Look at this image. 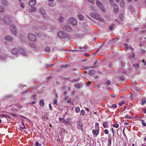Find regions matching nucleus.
Here are the masks:
<instances>
[{
	"mask_svg": "<svg viewBox=\"0 0 146 146\" xmlns=\"http://www.w3.org/2000/svg\"><path fill=\"white\" fill-rule=\"evenodd\" d=\"M58 36L61 39H70L71 38L69 34L62 31H59L58 33Z\"/></svg>",
	"mask_w": 146,
	"mask_h": 146,
	"instance_id": "f257e3e1",
	"label": "nucleus"
},
{
	"mask_svg": "<svg viewBox=\"0 0 146 146\" xmlns=\"http://www.w3.org/2000/svg\"><path fill=\"white\" fill-rule=\"evenodd\" d=\"M89 15L93 18L99 20L101 22H103L104 21L103 19L98 13L91 12L90 13Z\"/></svg>",
	"mask_w": 146,
	"mask_h": 146,
	"instance_id": "f03ea898",
	"label": "nucleus"
},
{
	"mask_svg": "<svg viewBox=\"0 0 146 146\" xmlns=\"http://www.w3.org/2000/svg\"><path fill=\"white\" fill-rule=\"evenodd\" d=\"M3 20L4 22L7 24L9 25L11 23V19L9 16H5L3 18Z\"/></svg>",
	"mask_w": 146,
	"mask_h": 146,
	"instance_id": "7ed1b4c3",
	"label": "nucleus"
},
{
	"mask_svg": "<svg viewBox=\"0 0 146 146\" xmlns=\"http://www.w3.org/2000/svg\"><path fill=\"white\" fill-rule=\"evenodd\" d=\"M11 32L13 34L15 35L17 32V29L15 25H12L9 27Z\"/></svg>",
	"mask_w": 146,
	"mask_h": 146,
	"instance_id": "20e7f679",
	"label": "nucleus"
},
{
	"mask_svg": "<svg viewBox=\"0 0 146 146\" xmlns=\"http://www.w3.org/2000/svg\"><path fill=\"white\" fill-rule=\"evenodd\" d=\"M96 4L99 8L102 11H104L103 5L99 0H96Z\"/></svg>",
	"mask_w": 146,
	"mask_h": 146,
	"instance_id": "39448f33",
	"label": "nucleus"
},
{
	"mask_svg": "<svg viewBox=\"0 0 146 146\" xmlns=\"http://www.w3.org/2000/svg\"><path fill=\"white\" fill-rule=\"evenodd\" d=\"M77 127L79 130H83V127L82 123L80 121H78L76 123Z\"/></svg>",
	"mask_w": 146,
	"mask_h": 146,
	"instance_id": "423d86ee",
	"label": "nucleus"
},
{
	"mask_svg": "<svg viewBox=\"0 0 146 146\" xmlns=\"http://www.w3.org/2000/svg\"><path fill=\"white\" fill-rule=\"evenodd\" d=\"M28 38L32 41H34L36 40V37L33 34L31 33L28 35Z\"/></svg>",
	"mask_w": 146,
	"mask_h": 146,
	"instance_id": "0eeeda50",
	"label": "nucleus"
},
{
	"mask_svg": "<svg viewBox=\"0 0 146 146\" xmlns=\"http://www.w3.org/2000/svg\"><path fill=\"white\" fill-rule=\"evenodd\" d=\"M68 22L73 25H75L76 24V19L73 17L70 18L68 20Z\"/></svg>",
	"mask_w": 146,
	"mask_h": 146,
	"instance_id": "6e6552de",
	"label": "nucleus"
},
{
	"mask_svg": "<svg viewBox=\"0 0 146 146\" xmlns=\"http://www.w3.org/2000/svg\"><path fill=\"white\" fill-rule=\"evenodd\" d=\"M71 120L70 118H69L67 119H64L62 121V123L66 125H68Z\"/></svg>",
	"mask_w": 146,
	"mask_h": 146,
	"instance_id": "1a4fd4ad",
	"label": "nucleus"
},
{
	"mask_svg": "<svg viewBox=\"0 0 146 146\" xmlns=\"http://www.w3.org/2000/svg\"><path fill=\"white\" fill-rule=\"evenodd\" d=\"M11 53L13 54H16L19 52L18 50L16 48H14L11 50Z\"/></svg>",
	"mask_w": 146,
	"mask_h": 146,
	"instance_id": "9d476101",
	"label": "nucleus"
},
{
	"mask_svg": "<svg viewBox=\"0 0 146 146\" xmlns=\"http://www.w3.org/2000/svg\"><path fill=\"white\" fill-rule=\"evenodd\" d=\"M39 11L40 13L42 15L43 17H45L46 13L44 9L43 8H41L39 9Z\"/></svg>",
	"mask_w": 146,
	"mask_h": 146,
	"instance_id": "9b49d317",
	"label": "nucleus"
},
{
	"mask_svg": "<svg viewBox=\"0 0 146 146\" xmlns=\"http://www.w3.org/2000/svg\"><path fill=\"white\" fill-rule=\"evenodd\" d=\"M19 50L20 52H21L22 55L23 56H27L25 50L23 48H20Z\"/></svg>",
	"mask_w": 146,
	"mask_h": 146,
	"instance_id": "f8f14e48",
	"label": "nucleus"
},
{
	"mask_svg": "<svg viewBox=\"0 0 146 146\" xmlns=\"http://www.w3.org/2000/svg\"><path fill=\"white\" fill-rule=\"evenodd\" d=\"M36 0H30L29 2V4L30 5L33 6L36 3Z\"/></svg>",
	"mask_w": 146,
	"mask_h": 146,
	"instance_id": "ddd939ff",
	"label": "nucleus"
},
{
	"mask_svg": "<svg viewBox=\"0 0 146 146\" xmlns=\"http://www.w3.org/2000/svg\"><path fill=\"white\" fill-rule=\"evenodd\" d=\"M5 39L8 41H11L12 40L13 38L11 36L7 35L5 37Z\"/></svg>",
	"mask_w": 146,
	"mask_h": 146,
	"instance_id": "4468645a",
	"label": "nucleus"
},
{
	"mask_svg": "<svg viewBox=\"0 0 146 146\" xmlns=\"http://www.w3.org/2000/svg\"><path fill=\"white\" fill-rule=\"evenodd\" d=\"M113 9L114 12L115 13H117L118 10V5L116 4H115L114 6Z\"/></svg>",
	"mask_w": 146,
	"mask_h": 146,
	"instance_id": "2eb2a0df",
	"label": "nucleus"
},
{
	"mask_svg": "<svg viewBox=\"0 0 146 146\" xmlns=\"http://www.w3.org/2000/svg\"><path fill=\"white\" fill-rule=\"evenodd\" d=\"M2 3L4 5L7 6L9 2L7 0H1Z\"/></svg>",
	"mask_w": 146,
	"mask_h": 146,
	"instance_id": "dca6fc26",
	"label": "nucleus"
},
{
	"mask_svg": "<svg viewBox=\"0 0 146 146\" xmlns=\"http://www.w3.org/2000/svg\"><path fill=\"white\" fill-rule=\"evenodd\" d=\"M92 133L93 134L97 135L99 133V129H97L96 130L94 129H93L92 131Z\"/></svg>",
	"mask_w": 146,
	"mask_h": 146,
	"instance_id": "f3484780",
	"label": "nucleus"
},
{
	"mask_svg": "<svg viewBox=\"0 0 146 146\" xmlns=\"http://www.w3.org/2000/svg\"><path fill=\"white\" fill-rule=\"evenodd\" d=\"M66 30L69 32L72 31V28L68 25H66Z\"/></svg>",
	"mask_w": 146,
	"mask_h": 146,
	"instance_id": "a211bd4d",
	"label": "nucleus"
},
{
	"mask_svg": "<svg viewBox=\"0 0 146 146\" xmlns=\"http://www.w3.org/2000/svg\"><path fill=\"white\" fill-rule=\"evenodd\" d=\"M78 49L80 50H76V51H82L84 50L87 48V47L85 46H84L82 47L81 46H79L78 47Z\"/></svg>",
	"mask_w": 146,
	"mask_h": 146,
	"instance_id": "6ab92c4d",
	"label": "nucleus"
},
{
	"mask_svg": "<svg viewBox=\"0 0 146 146\" xmlns=\"http://www.w3.org/2000/svg\"><path fill=\"white\" fill-rule=\"evenodd\" d=\"M39 105L41 106H44V100H40L39 102Z\"/></svg>",
	"mask_w": 146,
	"mask_h": 146,
	"instance_id": "aec40b11",
	"label": "nucleus"
},
{
	"mask_svg": "<svg viewBox=\"0 0 146 146\" xmlns=\"http://www.w3.org/2000/svg\"><path fill=\"white\" fill-rule=\"evenodd\" d=\"M64 20V18L61 16H60L58 18V20L60 22H63Z\"/></svg>",
	"mask_w": 146,
	"mask_h": 146,
	"instance_id": "412c9836",
	"label": "nucleus"
},
{
	"mask_svg": "<svg viewBox=\"0 0 146 146\" xmlns=\"http://www.w3.org/2000/svg\"><path fill=\"white\" fill-rule=\"evenodd\" d=\"M95 72L96 71L95 70H92L89 72L88 74L90 75H91L92 74L95 73Z\"/></svg>",
	"mask_w": 146,
	"mask_h": 146,
	"instance_id": "4be33fe9",
	"label": "nucleus"
},
{
	"mask_svg": "<svg viewBox=\"0 0 146 146\" xmlns=\"http://www.w3.org/2000/svg\"><path fill=\"white\" fill-rule=\"evenodd\" d=\"M36 9V8L35 7H32L31 9H29V12L32 13L35 11Z\"/></svg>",
	"mask_w": 146,
	"mask_h": 146,
	"instance_id": "5701e85b",
	"label": "nucleus"
},
{
	"mask_svg": "<svg viewBox=\"0 0 146 146\" xmlns=\"http://www.w3.org/2000/svg\"><path fill=\"white\" fill-rule=\"evenodd\" d=\"M124 48L126 49H129V48H130L131 50L132 49V47H130L128 46V45L125 43L124 44Z\"/></svg>",
	"mask_w": 146,
	"mask_h": 146,
	"instance_id": "b1692460",
	"label": "nucleus"
},
{
	"mask_svg": "<svg viewBox=\"0 0 146 146\" xmlns=\"http://www.w3.org/2000/svg\"><path fill=\"white\" fill-rule=\"evenodd\" d=\"M78 18L80 20H82L84 19V17L82 15H78Z\"/></svg>",
	"mask_w": 146,
	"mask_h": 146,
	"instance_id": "393cba45",
	"label": "nucleus"
},
{
	"mask_svg": "<svg viewBox=\"0 0 146 146\" xmlns=\"http://www.w3.org/2000/svg\"><path fill=\"white\" fill-rule=\"evenodd\" d=\"M115 42L114 39L112 38L111 40H109L108 42V44H111L112 43H113Z\"/></svg>",
	"mask_w": 146,
	"mask_h": 146,
	"instance_id": "a878e982",
	"label": "nucleus"
},
{
	"mask_svg": "<svg viewBox=\"0 0 146 146\" xmlns=\"http://www.w3.org/2000/svg\"><path fill=\"white\" fill-rule=\"evenodd\" d=\"M5 10V8L2 5H0V12H2Z\"/></svg>",
	"mask_w": 146,
	"mask_h": 146,
	"instance_id": "bb28decb",
	"label": "nucleus"
},
{
	"mask_svg": "<svg viewBox=\"0 0 146 146\" xmlns=\"http://www.w3.org/2000/svg\"><path fill=\"white\" fill-rule=\"evenodd\" d=\"M109 107L110 108H115L117 107V105L115 104H113L111 106H109Z\"/></svg>",
	"mask_w": 146,
	"mask_h": 146,
	"instance_id": "cd10ccee",
	"label": "nucleus"
},
{
	"mask_svg": "<svg viewBox=\"0 0 146 146\" xmlns=\"http://www.w3.org/2000/svg\"><path fill=\"white\" fill-rule=\"evenodd\" d=\"M108 124V123L107 122H104L103 123V126L105 128H106L107 127V126Z\"/></svg>",
	"mask_w": 146,
	"mask_h": 146,
	"instance_id": "c85d7f7f",
	"label": "nucleus"
},
{
	"mask_svg": "<svg viewBox=\"0 0 146 146\" xmlns=\"http://www.w3.org/2000/svg\"><path fill=\"white\" fill-rule=\"evenodd\" d=\"M0 116L2 117H8L9 118L10 117L9 116L7 115H5L4 114H1L0 115Z\"/></svg>",
	"mask_w": 146,
	"mask_h": 146,
	"instance_id": "c756f323",
	"label": "nucleus"
},
{
	"mask_svg": "<svg viewBox=\"0 0 146 146\" xmlns=\"http://www.w3.org/2000/svg\"><path fill=\"white\" fill-rule=\"evenodd\" d=\"M75 86L76 88L78 89L80 88V85L78 83L75 84Z\"/></svg>",
	"mask_w": 146,
	"mask_h": 146,
	"instance_id": "7c9ffc66",
	"label": "nucleus"
},
{
	"mask_svg": "<svg viewBox=\"0 0 146 146\" xmlns=\"http://www.w3.org/2000/svg\"><path fill=\"white\" fill-rule=\"evenodd\" d=\"M75 110L76 113H78L80 112V108L79 107H77L76 108Z\"/></svg>",
	"mask_w": 146,
	"mask_h": 146,
	"instance_id": "2f4dec72",
	"label": "nucleus"
},
{
	"mask_svg": "<svg viewBox=\"0 0 146 146\" xmlns=\"http://www.w3.org/2000/svg\"><path fill=\"white\" fill-rule=\"evenodd\" d=\"M133 66L134 67H135L136 69H137L139 67V64H133Z\"/></svg>",
	"mask_w": 146,
	"mask_h": 146,
	"instance_id": "473e14b6",
	"label": "nucleus"
},
{
	"mask_svg": "<svg viewBox=\"0 0 146 146\" xmlns=\"http://www.w3.org/2000/svg\"><path fill=\"white\" fill-rule=\"evenodd\" d=\"M119 18L120 19L121 21L123 20V14L122 13L120 15L119 17Z\"/></svg>",
	"mask_w": 146,
	"mask_h": 146,
	"instance_id": "72a5a7b5",
	"label": "nucleus"
},
{
	"mask_svg": "<svg viewBox=\"0 0 146 146\" xmlns=\"http://www.w3.org/2000/svg\"><path fill=\"white\" fill-rule=\"evenodd\" d=\"M141 123L144 126H146V123L145 122V121L143 119H141Z\"/></svg>",
	"mask_w": 146,
	"mask_h": 146,
	"instance_id": "f704fd0d",
	"label": "nucleus"
},
{
	"mask_svg": "<svg viewBox=\"0 0 146 146\" xmlns=\"http://www.w3.org/2000/svg\"><path fill=\"white\" fill-rule=\"evenodd\" d=\"M142 103L143 105L146 102V98H143L141 100Z\"/></svg>",
	"mask_w": 146,
	"mask_h": 146,
	"instance_id": "c9c22d12",
	"label": "nucleus"
},
{
	"mask_svg": "<svg viewBox=\"0 0 146 146\" xmlns=\"http://www.w3.org/2000/svg\"><path fill=\"white\" fill-rule=\"evenodd\" d=\"M85 112L84 110H81L80 112V114L81 115H84L85 114Z\"/></svg>",
	"mask_w": 146,
	"mask_h": 146,
	"instance_id": "e433bc0d",
	"label": "nucleus"
},
{
	"mask_svg": "<svg viewBox=\"0 0 146 146\" xmlns=\"http://www.w3.org/2000/svg\"><path fill=\"white\" fill-rule=\"evenodd\" d=\"M114 25V24H112L111 25H110L109 27V29L111 30H113V26Z\"/></svg>",
	"mask_w": 146,
	"mask_h": 146,
	"instance_id": "4c0bfd02",
	"label": "nucleus"
},
{
	"mask_svg": "<svg viewBox=\"0 0 146 146\" xmlns=\"http://www.w3.org/2000/svg\"><path fill=\"white\" fill-rule=\"evenodd\" d=\"M111 139L110 138L108 140V146H110L111 145Z\"/></svg>",
	"mask_w": 146,
	"mask_h": 146,
	"instance_id": "58836bf2",
	"label": "nucleus"
},
{
	"mask_svg": "<svg viewBox=\"0 0 146 146\" xmlns=\"http://www.w3.org/2000/svg\"><path fill=\"white\" fill-rule=\"evenodd\" d=\"M125 2L123 1H122L120 3V5L122 7H123L124 6Z\"/></svg>",
	"mask_w": 146,
	"mask_h": 146,
	"instance_id": "ea45409f",
	"label": "nucleus"
},
{
	"mask_svg": "<svg viewBox=\"0 0 146 146\" xmlns=\"http://www.w3.org/2000/svg\"><path fill=\"white\" fill-rule=\"evenodd\" d=\"M99 124L98 123H96L95 124V128H96V129H99Z\"/></svg>",
	"mask_w": 146,
	"mask_h": 146,
	"instance_id": "a19ab883",
	"label": "nucleus"
},
{
	"mask_svg": "<svg viewBox=\"0 0 146 146\" xmlns=\"http://www.w3.org/2000/svg\"><path fill=\"white\" fill-rule=\"evenodd\" d=\"M45 50L46 52H49L50 50V49L49 47H47L45 48Z\"/></svg>",
	"mask_w": 146,
	"mask_h": 146,
	"instance_id": "79ce46f5",
	"label": "nucleus"
},
{
	"mask_svg": "<svg viewBox=\"0 0 146 146\" xmlns=\"http://www.w3.org/2000/svg\"><path fill=\"white\" fill-rule=\"evenodd\" d=\"M95 68V66H88L86 67V68L87 69H89V68Z\"/></svg>",
	"mask_w": 146,
	"mask_h": 146,
	"instance_id": "37998d69",
	"label": "nucleus"
},
{
	"mask_svg": "<svg viewBox=\"0 0 146 146\" xmlns=\"http://www.w3.org/2000/svg\"><path fill=\"white\" fill-rule=\"evenodd\" d=\"M113 127H115L117 128H118L119 127V125L118 124H113Z\"/></svg>",
	"mask_w": 146,
	"mask_h": 146,
	"instance_id": "c03bdc74",
	"label": "nucleus"
},
{
	"mask_svg": "<svg viewBox=\"0 0 146 146\" xmlns=\"http://www.w3.org/2000/svg\"><path fill=\"white\" fill-rule=\"evenodd\" d=\"M35 146H41V144L39 143L38 141H36L35 143Z\"/></svg>",
	"mask_w": 146,
	"mask_h": 146,
	"instance_id": "a18cd8bd",
	"label": "nucleus"
},
{
	"mask_svg": "<svg viewBox=\"0 0 146 146\" xmlns=\"http://www.w3.org/2000/svg\"><path fill=\"white\" fill-rule=\"evenodd\" d=\"M129 57L131 58H134L135 56L133 52H132V55L131 56H129Z\"/></svg>",
	"mask_w": 146,
	"mask_h": 146,
	"instance_id": "49530a36",
	"label": "nucleus"
},
{
	"mask_svg": "<svg viewBox=\"0 0 146 146\" xmlns=\"http://www.w3.org/2000/svg\"><path fill=\"white\" fill-rule=\"evenodd\" d=\"M42 117L43 119H48V118L47 117H46V116L45 115H43L42 116Z\"/></svg>",
	"mask_w": 146,
	"mask_h": 146,
	"instance_id": "de8ad7c7",
	"label": "nucleus"
},
{
	"mask_svg": "<svg viewBox=\"0 0 146 146\" xmlns=\"http://www.w3.org/2000/svg\"><path fill=\"white\" fill-rule=\"evenodd\" d=\"M49 5L51 7H54V6L55 4L52 3L51 2L49 3Z\"/></svg>",
	"mask_w": 146,
	"mask_h": 146,
	"instance_id": "09e8293b",
	"label": "nucleus"
},
{
	"mask_svg": "<svg viewBox=\"0 0 146 146\" xmlns=\"http://www.w3.org/2000/svg\"><path fill=\"white\" fill-rule=\"evenodd\" d=\"M111 83V81L109 80H108L107 82H106V84L109 85Z\"/></svg>",
	"mask_w": 146,
	"mask_h": 146,
	"instance_id": "8fccbe9b",
	"label": "nucleus"
},
{
	"mask_svg": "<svg viewBox=\"0 0 146 146\" xmlns=\"http://www.w3.org/2000/svg\"><path fill=\"white\" fill-rule=\"evenodd\" d=\"M125 102H122L118 103V105L119 106H121L123 104L125 103Z\"/></svg>",
	"mask_w": 146,
	"mask_h": 146,
	"instance_id": "3c124183",
	"label": "nucleus"
},
{
	"mask_svg": "<svg viewBox=\"0 0 146 146\" xmlns=\"http://www.w3.org/2000/svg\"><path fill=\"white\" fill-rule=\"evenodd\" d=\"M104 132L105 134H108L109 133V131L107 129H105Z\"/></svg>",
	"mask_w": 146,
	"mask_h": 146,
	"instance_id": "603ef678",
	"label": "nucleus"
},
{
	"mask_svg": "<svg viewBox=\"0 0 146 146\" xmlns=\"http://www.w3.org/2000/svg\"><path fill=\"white\" fill-rule=\"evenodd\" d=\"M49 109L51 110H52V107L51 104H49Z\"/></svg>",
	"mask_w": 146,
	"mask_h": 146,
	"instance_id": "864d4df0",
	"label": "nucleus"
},
{
	"mask_svg": "<svg viewBox=\"0 0 146 146\" xmlns=\"http://www.w3.org/2000/svg\"><path fill=\"white\" fill-rule=\"evenodd\" d=\"M125 118H127V119H129V118H131V117L130 116L128 115H126L125 116Z\"/></svg>",
	"mask_w": 146,
	"mask_h": 146,
	"instance_id": "5fc2aeb1",
	"label": "nucleus"
},
{
	"mask_svg": "<svg viewBox=\"0 0 146 146\" xmlns=\"http://www.w3.org/2000/svg\"><path fill=\"white\" fill-rule=\"evenodd\" d=\"M20 5L21 6L24 8V4L23 3H20Z\"/></svg>",
	"mask_w": 146,
	"mask_h": 146,
	"instance_id": "6e6d98bb",
	"label": "nucleus"
},
{
	"mask_svg": "<svg viewBox=\"0 0 146 146\" xmlns=\"http://www.w3.org/2000/svg\"><path fill=\"white\" fill-rule=\"evenodd\" d=\"M61 131V133H63V132H65V129H63V128H62L60 130ZM60 133V134H61V133Z\"/></svg>",
	"mask_w": 146,
	"mask_h": 146,
	"instance_id": "4d7b16f0",
	"label": "nucleus"
},
{
	"mask_svg": "<svg viewBox=\"0 0 146 146\" xmlns=\"http://www.w3.org/2000/svg\"><path fill=\"white\" fill-rule=\"evenodd\" d=\"M143 110V111L144 113H146V107L144 108Z\"/></svg>",
	"mask_w": 146,
	"mask_h": 146,
	"instance_id": "13d9d810",
	"label": "nucleus"
},
{
	"mask_svg": "<svg viewBox=\"0 0 146 146\" xmlns=\"http://www.w3.org/2000/svg\"><path fill=\"white\" fill-rule=\"evenodd\" d=\"M64 119H63V118L59 117V121H61L62 122V121H63V120H64Z\"/></svg>",
	"mask_w": 146,
	"mask_h": 146,
	"instance_id": "bf43d9fd",
	"label": "nucleus"
},
{
	"mask_svg": "<svg viewBox=\"0 0 146 146\" xmlns=\"http://www.w3.org/2000/svg\"><path fill=\"white\" fill-rule=\"evenodd\" d=\"M54 103V104H56L57 102V100H54L53 101Z\"/></svg>",
	"mask_w": 146,
	"mask_h": 146,
	"instance_id": "052dcab7",
	"label": "nucleus"
},
{
	"mask_svg": "<svg viewBox=\"0 0 146 146\" xmlns=\"http://www.w3.org/2000/svg\"><path fill=\"white\" fill-rule=\"evenodd\" d=\"M28 92V90H26L24 91H23L22 93V94H24V93H27Z\"/></svg>",
	"mask_w": 146,
	"mask_h": 146,
	"instance_id": "680f3d73",
	"label": "nucleus"
},
{
	"mask_svg": "<svg viewBox=\"0 0 146 146\" xmlns=\"http://www.w3.org/2000/svg\"><path fill=\"white\" fill-rule=\"evenodd\" d=\"M67 66H68L67 65H62L61 66V68H66V67Z\"/></svg>",
	"mask_w": 146,
	"mask_h": 146,
	"instance_id": "e2e57ef3",
	"label": "nucleus"
},
{
	"mask_svg": "<svg viewBox=\"0 0 146 146\" xmlns=\"http://www.w3.org/2000/svg\"><path fill=\"white\" fill-rule=\"evenodd\" d=\"M89 2H91V3H94V0H88Z\"/></svg>",
	"mask_w": 146,
	"mask_h": 146,
	"instance_id": "0e129e2a",
	"label": "nucleus"
},
{
	"mask_svg": "<svg viewBox=\"0 0 146 146\" xmlns=\"http://www.w3.org/2000/svg\"><path fill=\"white\" fill-rule=\"evenodd\" d=\"M93 77L94 78H95V79H97V78H98L99 77L96 76V75H94V76H93Z\"/></svg>",
	"mask_w": 146,
	"mask_h": 146,
	"instance_id": "69168bd1",
	"label": "nucleus"
},
{
	"mask_svg": "<svg viewBox=\"0 0 146 146\" xmlns=\"http://www.w3.org/2000/svg\"><path fill=\"white\" fill-rule=\"evenodd\" d=\"M36 103V102H32L31 103H29V104H35Z\"/></svg>",
	"mask_w": 146,
	"mask_h": 146,
	"instance_id": "338daca9",
	"label": "nucleus"
},
{
	"mask_svg": "<svg viewBox=\"0 0 146 146\" xmlns=\"http://www.w3.org/2000/svg\"><path fill=\"white\" fill-rule=\"evenodd\" d=\"M98 64V62H97V60H96V61L94 63V64L95 65H96L97 64Z\"/></svg>",
	"mask_w": 146,
	"mask_h": 146,
	"instance_id": "774afa93",
	"label": "nucleus"
}]
</instances>
